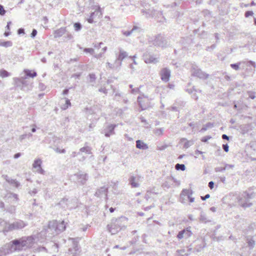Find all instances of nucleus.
Masks as SVG:
<instances>
[{
  "label": "nucleus",
  "instance_id": "obj_58",
  "mask_svg": "<svg viewBox=\"0 0 256 256\" xmlns=\"http://www.w3.org/2000/svg\"><path fill=\"white\" fill-rule=\"evenodd\" d=\"M37 34V30L36 29H33L30 34V36L32 38H34Z\"/></svg>",
  "mask_w": 256,
  "mask_h": 256
},
{
  "label": "nucleus",
  "instance_id": "obj_19",
  "mask_svg": "<svg viewBox=\"0 0 256 256\" xmlns=\"http://www.w3.org/2000/svg\"><path fill=\"white\" fill-rule=\"evenodd\" d=\"M78 182L82 184H84L88 179V176L86 174H77Z\"/></svg>",
  "mask_w": 256,
  "mask_h": 256
},
{
  "label": "nucleus",
  "instance_id": "obj_61",
  "mask_svg": "<svg viewBox=\"0 0 256 256\" xmlns=\"http://www.w3.org/2000/svg\"><path fill=\"white\" fill-rule=\"evenodd\" d=\"M210 197V195L209 194H206L204 196H201L200 198L202 200H206V199Z\"/></svg>",
  "mask_w": 256,
  "mask_h": 256
},
{
  "label": "nucleus",
  "instance_id": "obj_23",
  "mask_svg": "<svg viewBox=\"0 0 256 256\" xmlns=\"http://www.w3.org/2000/svg\"><path fill=\"white\" fill-rule=\"evenodd\" d=\"M186 102L183 100H180L178 103L177 111L182 110H186Z\"/></svg>",
  "mask_w": 256,
  "mask_h": 256
},
{
  "label": "nucleus",
  "instance_id": "obj_54",
  "mask_svg": "<svg viewBox=\"0 0 256 256\" xmlns=\"http://www.w3.org/2000/svg\"><path fill=\"white\" fill-rule=\"evenodd\" d=\"M6 12V11L4 10V6L0 4V15L4 16Z\"/></svg>",
  "mask_w": 256,
  "mask_h": 256
},
{
  "label": "nucleus",
  "instance_id": "obj_44",
  "mask_svg": "<svg viewBox=\"0 0 256 256\" xmlns=\"http://www.w3.org/2000/svg\"><path fill=\"white\" fill-rule=\"evenodd\" d=\"M65 99H66V104L62 107V108L63 110H66V108H68V107L69 106H70V105H71L70 100L66 98Z\"/></svg>",
  "mask_w": 256,
  "mask_h": 256
},
{
  "label": "nucleus",
  "instance_id": "obj_17",
  "mask_svg": "<svg viewBox=\"0 0 256 256\" xmlns=\"http://www.w3.org/2000/svg\"><path fill=\"white\" fill-rule=\"evenodd\" d=\"M42 160L40 159H38L34 160V163L32 164L33 168L36 169V172L44 174V171L41 167Z\"/></svg>",
  "mask_w": 256,
  "mask_h": 256
},
{
  "label": "nucleus",
  "instance_id": "obj_6",
  "mask_svg": "<svg viewBox=\"0 0 256 256\" xmlns=\"http://www.w3.org/2000/svg\"><path fill=\"white\" fill-rule=\"evenodd\" d=\"M58 204L64 209H72L77 206V202L75 199L68 200L64 198L58 202Z\"/></svg>",
  "mask_w": 256,
  "mask_h": 256
},
{
  "label": "nucleus",
  "instance_id": "obj_25",
  "mask_svg": "<svg viewBox=\"0 0 256 256\" xmlns=\"http://www.w3.org/2000/svg\"><path fill=\"white\" fill-rule=\"evenodd\" d=\"M139 28H140L139 27H138L136 26H133L132 28L130 30H127V31L122 30V32L126 36H130L134 31H135L136 30H138Z\"/></svg>",
  "mask_w": 256,
  "mask_h": 256
},
{
  "label": "nucleus",
  "instance_id": "obj_24",
  "mask_svg": "<svg viewBox=\"0 0 256 256\" xmlns=\"http://www.w3.org/2000/svg\"><path fill=\"white\" fill-rule=\"evenodd\" d=\"M57 232L60 233L63 232L66 229V224H64V221L61 222H57Z\"/></svg>",
  "mask_w": 256,
  "mask_h": 256
},
{
  "label": "nucleus",
  "instance_id": "obj_37",
  "mask_svg": "<svg viewBox=\"0 0 256 256\" xmlns=\"http://www.w3.org/2000/svg\"><path fill=\"white\" fill-rule=\"evenodd\" d=\"M240 129L242 130V134H246V133H248L249 132L250 125L249 124H246V125H245L244 126H242L240 128Z\"/></svg>",
  "mask_w": 256,
  "mask_h": 256
},
{
  "label": "nucleus",
  "instance_id": "obj_4",
  "mask_svg": "<svg viewBox=\"0 0 256 256\" xmlns=\"http://www.w3.org/2000/svg\"><path fill=\"white\" fill-rule=\"evenodd\" d=\"M70 245L68 250L66 252L65 256H79L80 254V248L78 246V241L73 238H69Z\"/></svg>",
  "mask_w": 256,
  "mask_h": 256
},
{
  "label": "nucleus",
  "instance_id": "obj_31",
  "mask_svg": "<svg viewBox=\"0 0 256 256\" xmlns=\"http://www.w3.org/2000/svg\"><path fill=\"white\" fill-rule=\"evenodd\" d=\"M164 131V128H156L154 130V133L156 136H160L163 134Z\"/></svg>",
  "mask_w": 256,
  "mask_h": 256
},
{
  "label": "nucleus",
  "instance_id": "obj_11",
  "mask_svg": "<svg viewBox=\"0 0 256 256\" xmlns=\"http://www.w3.org/2000/svg\"><path fill=\"white\" fill-rule=\"evenodd\" d=\"M143 59L146 64H156L158 62V58H155L154 56L148 52H145L143 54Z\"/></svg>",
  "mask_w": 256,
  "mask_h": 256
},
{
  "label": "nucleus",
  "instance_id": "obj_20",
  "mask_svg": "<svg viewBox=\"0 0 256 256\" xmlns=\"http://www.w3.org/2000/svg\"><path fill=\"white\" fill-rule=\"evenodd\" d=\"M108 188L105 186L101 187L100 188L98 189L94 194V195L98 197H100L102 194H104L106 196Z\"/></svg>",
  "mask_w": 256,
  "mask_h": 256
},
{
  "label": "nucleus",
  "instance_id": "obj_60",
  "mask_svg": "<svg viewBox=\"0 0 256 256\" xmlns=\"http://www.w3.org/2000/svg\"><path fill=\"white\" fill-rule=\"evenodd\" d=\"M214 183L212 181H210L208 182V186L210 190H212L214 188Z\"/></svg>",
  "mask_w": 256,
  "mask_h": 256
},
{
  "label": "nucleus",
  "instance_id": "obj_51",
  "mask_svg": "<svg viewBox=\"0 0 256 256\" xmlns=\"http://www.w3.org/2000/svg\"><path fill=\"white\" fill-rule=\"evenodd\" d=\"M226 170L225 167H216L214 168L216 172H224Z\"/></svg>",
  "mask_w": 256,
  "mask_h": 256
},
{
  "label": "nucleus",
  "instance_id": "obj_56",
  "mask_svg": "<svg viewBox=\"0 0 256 256\" xmlns=\"http://www.w3.org/2000/svg\"><path fill=\"white\" fill-rule=\"evenodd\" d=\"M222 148L224 151L226 152H228L229 150V146L228 144H222Z\"/></svg>",
  "mask_w": 256,
  "mask_h": 256
},
{
  "label": "nucleus",
  "instance_id": "obj_47",
  "mask_svg": "<svg viewBox=\"0 0 256 256\" xmlns=\"http://www.w3.org/2000/svg\"><path fill=\"white\" fill-rule=\"evenodd\" d=\"M254 13L252 10L246 11L244 13V16L246 18H248L250 16H252Z\"/></svg>",
  "mask_w": 256,
  "mask_h": 256
},
{
  "label": "nucleus",
  "instance_id": "obj_15",
  "mask_svg": "<svg viewBox=\"0 0 256 256\" xmlns=\"http://www.w3.org/2000/svg\"><path fill=\"white\" fill-rule=\"evenodd\" d=\"M162 80H168L170 76V70L168 68H163L160 72Z\"/></svg>",
  "mask_w": 256,
  "mask_h": 256
},
{
  "label": "nucleus",
  "instance_id": "obj_7",
  "mask_svg": "<svg viewBox=\"0 0 256 256\" xmlns=\"http://www.w3.org/2000/svg\"><path fill=\"white\" fill-rule=\"evenodd\" d=\"M138 102L142 110H146L151 106L150 99L143 94L138 96Z\"/></svg>",
  "mask_w": 256,
  "mask_h": 256
},
{
  "label": "nucleus",
  "instance_id": "obj_1",
  "mask_svg": "<svg viewBox=\"0 0 256 256\" xmlns=\"http://www.w3.org/2000/svg\"><path fill=\"white\" fill-rule=\"evenodd\" d=\"M34 238L32 236H24L16 239L10 242L11 252L21 251L24 249L32 247L34 243Z\"/></svg>",
  "mask_w": 256,
  "mask_h": 256
},
{
  "label": "nucleus",
  "instance_id": "obj_46",
  "mask_svg": "<svg viewBox=\"0 0 256 256\" xmlns=\"http://www.w3.org/2000/svg\"><path fill=\"white\" fill-rule=\"evenodd\" d=\"M248 95L251 99H254L256 98L255 92L252 91H248L247 92Z\"/></svg>",
  "mask_w": 256,
  "mask_h": 256
},
{
  "label": "nucleus",
  "instance_id": "obj_43",
  "mask_svg": "<svg viewBox=\"0 0 256 256\" xmlns=\"http://www.w3.org/2000/svg\"><path fill=\"white\" fill-rule=\"evenodd\" d=\"M74 26L76 31L80 30L82 28V24L80 22H76L74 24Z\"/></svg>",
  "mask_w": 256,
  "mask_h": 256
},
{
  "label": "nucleus",
  "instance_id": "obj_38",
  "mask_svg": "<svg viewBox=\"0 0 256 256\" xmlns=\"http://www.w3.org/2000/svg\"><path fill=\"white\" fill-rule=\"evenodd\" d=\"M12 43L11 41H6L0 43V46H2L6 48L10 47L12 46Z\"/></svg>",
  "mask_w": 256,
  "mask_h": 256
},
{
  "label": "nucleus",
  "instance_id": "obj_32",
  "mask_svg": "<svg viewBox=\"0 0 256 256\" xmlns=\"http://www.w3.org/2000/svg\"><path fill=\"white\" fill-rule=\"evenodd\" d=\"M80 150V152H85L88 154H92V148L88 146H86L83 148H82Z\"/></svg>",
  "mask_w": 256,
  "mask_h": 256
},
{
  "label": "nucleus",
  "instance_id": "obj_42",
  "mask_svg": "<svg viewBox=\"0 0 256 256\" xmlns=\"http://www.w3.org/2000/svg\"><path fill=\"white\" fill-rule=\"evenodd\" d=\"M186 169V167L184 164H177V170L184 171Z\"/></svg>",
  "mask_w": 256,
  "mask_h": 256
},
{
  "label": "nucleus",
  "instance_id": "obj_18",
  "mask_svg": "<svg viewBox=\"0 0 256 256\" xmlns=\"http://www.w3.org/2000/svg\"><path fill=\"white\" fill-rule=\"evenodd\" d=\"M188 192L189 190L184 189L182 190L180 196V202L182 204H185L186 202Z\"/></svg>",
  "mask_w": 256,
  "mask_h": 256
},
{
  "label": "nucleus",
  "instance_id": "obj_59",
  "mask_svg": "<svg viewBox=\"0 0 256 256\" xmlns=\"http://www.w3.org/2000/svg\"><path fill=\"white\" fill-rule=\"evenodd\" d=\"M220 227L221 226L220 224H218L215 227V230L213 231L212 236L216 234L217 230L219 229Z\"/></svg>",
  "mask_w": 256,
  "mask_h": 256
},
{
  "label": "nucleus",
  "instance_id": "obj_22",
  "mask_svg": "<svg viewBox=\"0 0 256 256\" xmlns=\"http://www.w3.org/2000/svg\"><path fill=\"white\" fill-rule=\"evenodd\" d=\"M136 147L142 150H146L148 148L147 144L140 140L136 141Z\"/></svg>",
  "mask_w": 256,
  "mask_h": 256
},
{
  "label": "nucleus",
  "instance_id": "obj_50",
  "mask_svg": "<svg viewBox=\"0 0 256 256\" xmlns=\"http://www.w3.org/2000/svg\"><path fill=\"white\" fill-rule=\"evenodd\" d=\"M84 52L90 53L91 54H93L94 53V50L92 48H85L84 49Z\"/></svg>",
  "mask_w": 256,
  "mask_h": 256
},
{
  "label": "nucleus",
  "instance_id": "obj_2",
  "mask_svg": "<svg viewBox=\"0 0 256 256\" xmlns=\"http://www.w3.org/2000/svg\"><path fill=\"white\" fill-rule=\"evenodd\" d=\"M254 188V186L248 188L247 190L243 192L240 196L236 198L238 206L244 210L252 205V203L250 202V200L256 196V193L253 191Z\"/></svg>",
  "mask_w": 256,
  "mask_h": 256
},
{
  "label": "nucleus",
  "instance_id": "obj_16",
  "mask_svg": "<svg viewBox=\"0 0 256 256\" xmlns=\"http://www.w3.org/2000/svg\"><path fill=\"white\" fill-rule=\"evenodd\" d=\"M197 244L194 248V250L196 252H200L206 246V242L205 239L202 238L201 240H198L196 242Z\"/></svg>",
  "mask_w": 256,
  "mask_h": 256
},
{
  "label": "nucleus",
  "instance_id": "obj_57",
  "mask_svg": "<svg viewBox=\"0 0 256 256\" xmlns=\"http://www.w3.org/2000/svg\"><path fill=\"white\" fill-rule=\"evenodd\" d=\"M216 44H213L211 46L207 47V48H206V50L208 51L213 50L214 49L216 48Z\"/></svg>",
  "mask_w": 256,
  "mask_h": 256
},
{
  "label": "nucleus",
  "instance_id": "obj_10",
  "mask_svg": "<svg viewBox=\"0 0 256 256\" xmlns=\"http://www.w3.org/2000/svg\"><path fill=\"white\" fill-rule=\"evenodd\" d=\"M140 178L141 176L139 175L131 176L128 179L130 184L132 188H138L140 186Z\"/></svg>",
  "mask_w": 256,
  "mask_h": 256
},
{
  "label": "nucleus",
  "instance_id": "obj_28",
  "mask_svg": "<svg viewBox=\"0 0 256 256\" xmlns=\"http://www.w3.org/2000/svg\"><path fill=\"white\" fill-rule=\"evenodd\" d=\"M24 72L26 76L30 78H34L36 76L37 74L35 71H32L28 70H25Z\"/></svg>",
  "mask_w": 256,
  "mask_h": 256
},
{
  "label": "nucleus",
  "instance_id": "obj_48",
  "mask_svg": "<svg viewBox=\"0 0 256 256\" xmlns=\"http://www.w3.org/2000/svg\"><path fill=\"white\" fill-rule=\"evenodd\" d=\"M156 194V192H152L151 190H148L145 195V198L148 200L150 198L151 194Z\"/></svg>",
  "mask_w": 256,
  "mask_h": 256
},
{
  "label": "nucleus",
  "instance_id": "obj_40",
  "mask_svg": "<svg viewBox=\"0 0 256 256\" xmlns=\"http://www.w3.org/2000/svg\"><path fill=\"white\" fill-rule=\"evenodd\" d=\"M192 190H189V192L188 195V200L190 202H193L194 200V198L190 196V195H192Z\"/></svg>",
  "mask_w": 256,
  "mask_h": 256
},
{
  "label": "nucleus",
  "instance_id": "obj_35",
  "mask_svg": "<svg viewBox=\"0 0 256 256\" xmlns=\"http://www.w3.org/2000/svg\"><path fill=\"white\" fill-rule=\"evenodd\" d=\"M26 81H17L16 84L18 86L21 87L20 88L23 90H25V87L26 86Z\"/></svg>",
  "mask_w": 256,
  "mask_h": 256
},
{
  "label": "nucleus",
  "instance_id": "obj_41",
  "mask_svg": "<svg viewBox=\"0 0 256 256\" xmlns=\"http://www.w3.org/2000/svg\"><path fill=\"white\" fill-rule=\"evenodd\" d=\"M184 250H177V256H188L189 255V254H188V253L184 254Z\"/></svg>",
  "mask_w": 256,
  "mask_h": 256
},
{
  "label": "nucleus",
  "instance_id": "obj_13",
  "mask_svg": "<svg viewBox=\"0 0 256 256\" xmlns=\"http://www.w3.org/2000/svg\"><path fill=\"white\" fill-rule=\"evenodd\" d=\"M142 12L144 14H146V18H154L160 15L162 16V13L160 12L156 11L153 9H148V10H142Z\"/></svg>",
  "mask_w": 256,
  "mask_h": 256
},
{
  "label": "nucleus",
  "instance_id": "obj_45",
  "mask_svg": "<svg viewBox=\"0 0 256 256\" xmlns=\"http://www.w3.org/2000/svg\"><path fill=\"white\" fill-rule=\"evenodd\" d=\"M248 246L250 247V249H252L255 244V242L254 240L250 239L248 240Z\"/></svg>",
  "mask_w": 256,
  "mask_h": 256
},
{
  "label": "nucleus",
  "instance_id": "obj_29",
  "mask_svg": "<svg viewBox=\"0 0 256 256\" xmlns=\"http://www.w3.org/2000/svg\"><path fill=\"white\" fill-rule=\"evenodd\" d=\"M128 56V54L126 52L124 51L122 49L120 50V54L118 56V58H117V60L122 61V60Z\"/></svg>",
  "mask_w": 256,
  "mask_h": 256
},
{
  "label": "nucleus",
  "instance_id": "obj_12",
  "mask_svg": "<svg viewBox=\"0 0 256 256\" xmlns=\"http://www.w3.org/2000/svg\"><path fill=\"white\" fill-rule=\"evenodd\" d=\"M57 221L52 220L50 222L48 225V232L52 234L55 235L58 234L57 232Z\"/></svg>",
  "mask_w": 256,
  "mask_h": 256
},
{
  "label": "nucleus",
  "instance_id": "obj_5",
  "mask_svg": "<svg viewBox=\"0 0 256 256\" xmlns=\"http://www.w3.org/2000/svg\"><path fill=\"white\" fill-rule=\"evenodd\" d=\"M191 74L194 76L202 80H206L209 76L208 74L203 72L194 64H192L191 66Z\"/></svg>",
  "mask_w": 256,
  "mask_h": 256
},
{
  "label": "nucleus",
  "instance_id": "obj_64",
  "mask_svg": "<svg viewBox=\"0 0 256 256\" xmlns=\"http://www.w3.org/2000/svg\"><path fill=\"white\" fill-rule=\"evenodd\" d=\"M18 34H24V30L22 28H20L18 30Z\"/></svg>",
  "mask_w": 256,
  "mask_h": 256
},
{
  "label": "nucleus",
  "instance_id": "obj_14",
  "mask_svg": "<svg viewBox=\"0 0 256 256\" xmlns=\"http://www.w3.org/2000/svg\"><path fill=\"white\" fill-rule=\"evenodd\" d=\"M152 44L156 46L163 47L166 44L165 40L162 36L158 34L152 40Z\"/></svg>",
  "mask_w": 256,
  "mask_h": 256
},
{
  "label": "nucleus",
  "instance_id": "obj_9",
  "mask_svg": "<svg viewBox=\"0 0 256 256\" xmlns=\"http://www.w3.org/2000/svg\"><path fill=\"white\" fill-rule=\"evenodd\" d=\"M102 15V14L100 8H98L94 12L91 13L89 18H87V20L90 24L96 22V20H98Z\"/></svg>",
  "mask_w": 256,
  "mask_h": 256
},
{
  "label": "nucleus",
  "instance_id": "obj_21",
  "mask_svg": "<svg viewBox=\"0 0 256 256\" xmlns=\"http://www.w3.org/2000/svg\"><path fill=\"white\" fill-rule=\"evenodd\" d=\"M66 32V28H60L54 31V38L60 37L64 35Z\"/></svg>",
  "mask_w": 256,
  "mask_h": 256
},
{
  "label": "nucleus",
  "instance_id": "obj_53",
  "mask_svg": "<svg viewBox=\"0 0 256 256\" xmlns=\"http://www.w3.org/2000/svg\"><path fill=\"white\" fill-rule=\"evenodd\" d=\"M140 119L141 122H142L144 123V124L146 125V128H150V126H148V123L147 121L146 120H145V118L144 117H142V116L140 117Z\"/></svg>",
  "mask_w": 256,
  "mask_h": 256
},
{
  "label": "nucleus",
  "instance_id": "obj_55",
  "mask_svg": "<svg viewBox=\"0 0 256 256\" xmlns=\"http://www.w3.org/2000/svg\"><path fill=\"white\" fill-rule=\"evenodd\" d=\"M55 151L58 153H65L66 150L64 149H61L59 148H57L55 149Z\"/></svg>",
  "mask_w": 256,
  "mask_h": 256
},
{
  "label": "nucleus",
  "instance_id": "obj_36",
  "mask_svg": "<svg viewBox=\"0 0 256 256\" xmlns=\"http://www.w3.org/2000/svg\"><path fill=\"white\" fill-rule=\"evenodd\" d=\"M10 75V74L4 70H0V76L2 78H4Z\"/></svg>",
  "mask_w": 256,
  "mask_h": 256
},
{
  "label": "nucleus",
  "instance_id": "obj_39",
  "mask_svg": "<svg viewBox=\"0 0 256 256\" xmlns=\"http://www.w3.org/2000/svg\"><path fill=\"white\" fill-rule=\"evenodd\" d=\"M240 64L241 62H238L237 63L230 64V66L232 69L238 70L240 68Z\"/></svg>",
  "mask_w": 256,
  "mask_h": 256
},
{
  "label": "nucleus",
  "instance_id": "obj_49",
  "mask_svg": "<svg viewBox=\"0 0 256 256\" xmlns=\"http://www.w3.org/2000/svg\"><path fill=\"white\" fill-rule=\"evenodd\" d=\"M16 208L14 206H11L7 210V211L9 212L12 214L15 212Z\"/></svg>",
  "mask_w": 256,
  "mask_h": 256
},
{
  "label": "nucleus",
  "instance_id": "obj_27",
  "mask_svg": "<svg viewBox=\"0 0 256 256\" xmlns=\"http://www.w3.org/2000/svg\"><path fill=\"white\" fill-rule=\"evenodd\" d=\"M6 197L13 202H17L18 200V195L14 193L8 194Z\"/></svg>",
  "mask_w": 256,
  "mask_h": 256
},
{
  "label": "nucleus",
  "instance_id": "obj_33",
  "mask_svg": "<svg viewBox=\"0 0 256 256\" xmlns=\"http://www.w3.org/2000/svg\"><path fill=\"white\" fill-rule=\"evenodd\" d=\"M200 221L204 223H206L208 222H210V220H207L206 214L202 212H200Z\"/></svg>",
  "mask_w": 256,
  "mask_h": 256
},
{
  "label": "nucleus",
  "instance_id": "obj_3",
  "mask_svg": "<svg viewBox=\"0 0 256 256\" xmlns=\"http://www.w3.org/2000/svg\"><path fill=\"white\" fill-rule=\"evenodd\" d=\"M124 220L125 218L123 217L112 219L110 223L107 226L108 230L112 234H117L123 228H125L126 226L124 224Z\"/></svg>",
  "mask_w": 256,
  "mask_h": 256
},
{
  "label": "nucleus",
  "instance_id": "obj_63",
  "mask_svg": "<svg viewBox=\"0 0 256 256\" xmlns=\"http://www.w3.org/2000/svg\"><path fill=\"white\" fill-rule=\"evenodd\" d=\"M167 146L166 145H163V146H158V150H164L165 148H167Z\"/></svg>",
  "mask_w": 256,
  "mask_h": 256
},
{
  "label": "nucleus",
  "instance_id": "obj_52",
  "mask_svg": "<svg viewBox=\"0 0 256 256\" xmlns=\"http://www.w3.org/2000/svg\"><path fill=\"white\" fill-rule=\"evenodd\" d=\"M212 138V136H206L204 137H203L201 139V141L204 142H208V140Z\"/></svg>",
  "mask_w": 256,
  "mask_h": 256
},
{
  "label": "nucleus",
  "instance_id": "obj_26",
  "mask_svg": "<svg viewBox=\"0 0 256 256\" xmlns=\"http://www.w3.org/2000/svg\"><path fill=\"white\" fill-rule=\"evenodd\" d=\"M116 125L110 124L108 127V132H105V136L106 137H109L111 134H114V130L116 127Z\"/></svg>",
  "mask_w": 256,
  "mask_h": 256
},
{
  "label": "nucleus",
  "instance_id": "obj_34",
  "mask_svg": "<svg viewBox=\"0 0 256 256\" xmlns=\"http://www.w3.org/2000/svg\"><path fill=\"white\" fill-rule=\"evenodd\" d=\"M7 182L9 184H13L16 188H18L20 185V184L16 180L11 178L10 180H7Z\"/></svg>",
  "mask_w": 256,
  "mask_h": 256
},
{
  "label": "nucleus",
  "instance_id": "obj_62",
  "mask_svg": "<svg viewBox=\"0 0 256 256\" xmlns=\"http://www.w3.org/2000/svg\"><path fill=\"white\" fill-rule=\"evenodd\" d=\"M248 64L250 66H253V67H254V68H256V62H254V61H252V60H249V61L248 62Z\"/></svg>",
  "mask_w": 256,
  "mask_h": 256
},
{
  "label": "nucleus",
  "instance_id": "obj_8",
  "mask_svg": "<svg viewBox=\"0 0 256 256\" xmlns=\"http://www.w3.org/2000/svg\"><path fill=\"white\" fill-rule=\"evenodd\" d=\"M190 229L191 227L188 226L180 231L177 234V238L178 240H181L182 238L186 239L190 238L192 234V232Z\"/></svg>",
  "mask_w": 256,
  "mask_h": 256
},
{
  "label": "nucleus",
  "instance_id": "obj_30",
  "mask_svg": "<svg viewBox=\"0 0 256 256\" xmlns=\"http://www.w3.org/2000/svg\"><path fill=\"white\" fill-rule=\"evenodd\" d=\"M214 126V124L212 122H207L206 124L203 126L202 128L200 130V132H204L206 130L209 128H212Z\"/></svg>",
  "mask_w": 256,
  "mask_h": 256
}]
</instances>
